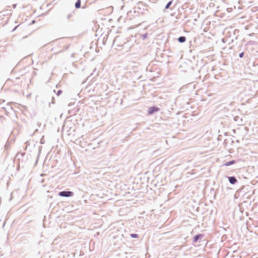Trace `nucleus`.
Instances as JSON below:
<instances>
[{
  "label": "nucleus",
  "instance_id": "1",
  "mask_svg": "<svg viewBox=\"0 0 258 258\" xmlns=\"http://www.w3.org/2000/svg\"><path fill=\"white\" fill-rule=\"evenodd\" d=\"M59 195L61 197H71L73 196V192L71 191H63L59 193Z\"/></svg>",
  "mask_w": 258,
  "mask_h": 258
},
{
  "label": "nucleus",
  "instance_id": "2",
  "mask_svg": "<svg viewBox=\"0 0 258 258\" xmlns=\"http://www.w3.org/2000/svg\"><path fill=\"white\" fill-rule=\"evenodd\" d=\"M159 110V108L157 107L152 106L149 108L148 109V113L149 114H152L154 112L158 111Z\"/></svg>",
  "mask_w": 258,
  "mask_h": 258
},
{
  "label": "nucleus",
  "instance_id": "3",
  "mask_svg": "<svg viewBox=\"0 0 258 258\" xmlns=\"http://www.w3.org/2000/svg\"><path fill=\"white\" fill-rule=\"evenodd\" d=\"M229 181L231 184H234L237 182V179L234 177H229Z\"/></svg>",
  "mask_w": 258,
  "mask_h": 258
},
{
  "label": "nucleus",
  "instance_id": "4",
  "mask_svg": "<svg viewBox=\"0 0 258 258\" xmlns=\"http://www.w3.org/2000/svg\"><path fill=\"white\" fill-rule=\"evenodd\" d=\"M178 40L179 42L182 43L186 41V38L184 36H181L178 38Z\"/></svg>",
  "mask_w": 258,
  "mask_h": 258
},
{
  "label": "nucleus",
  "instance_id": "5",
  "mask_svg": "<svg viewBox=\"0 0 258 258\" xmlns=\"http://www.w3.org/2000/svg\"><path fill=\"white\" fill-rule=\"evenodd\" d=\"M75 7L77 9H79L81 7V0H78L75 4Z\"/></svg>",
  "mask_w": 258,
  "mask_h": 258
},
{
  "label": "nucleus",
  "instance_id": "6",
  "mask_svg": "<svg viewBox=\"0 0 258 258\" xmlns=\"http://www.w3.org/2000/svg\"><path fill=\"white\" fill-rule=\"evenodd\" d=\"M234 163H235V161L234 160L226 162L225 164V166H229L230 165H232V164H234Z\"/></svg>",
  "mask_w": 258,
  "mask_h": 258
},
{
  "label": "nucleus",
  "instance_id": "7",
  "mask_svg": "<svg viewBox=\"0 0 258 258\" xmlns=\"http://www.w3.org/2000/svg\"><path fill=\"white\" fill-rule=\"evenodd\" d=\"M172 4V2L170 1L168 3V4L166 5V7H165V9H167L169 8L170 6Z\"/></svg>",
  "mask_w": 258,
  "mask_h": 258
},
{
  "label": "nucleus",
  "instance_id": "8",
  "mask_svg": "<svg viewBox=\"0 0 258 258\" xmlns=\"http://www.w3.org/2000/svg\"><path fill=\"white\" fill-rule=\"evenodd\" d=\"M200 235H196L195 237H194V241H196L198 240V239L199 238V237H200Z\"/></svg>",
  "mask_w": 258,
  "mask_h": 258
},
{
  "label": "nucleus",
  "instance_id": "9",
  "mask_svg": "<svg viewBox=\"0 0 258 258\" xmlns=\"http://www.w3.org/2000/svg\"><path fill=\"white\" fill-rule=\"evenodd\" d=\"M131 236L133 238H137V237H138V235L137 234H131Z\"/></svg>",
  "mask_w": 258,
  "mask_h": 258
},
{
  "label": "nucleus",
  "instance_id": "10",
  "mask_svg": "<svg viewBox=\"0 0 258 258\" xmlns=\"http://www.w3.org/2000/svg\"><path fill=\"white\" fill-rule=\"evenodd\" d=\"M243 55H244V52H241L240 54H239V56L240 57H242L243 56Z\"/></svg>",
  "mask_w": 258,
  "mask_h": 258
}]
</instances>
